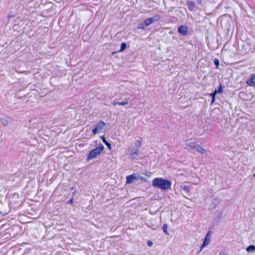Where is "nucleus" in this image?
<instances>
[{"instance_id":"4be33fe9","label":"nucleus","mask_w":255,"mask_h":255,"mask_svg":"<svg viewBox=\"0 0 255 255\" xmlns=\"http://www.w3.org/2000/svg\"><path fill=\"white\" fill-rule=\"evenodd\" d=\"M128 104V101H125V102H119L118 103V105H121V106H125V105H127Z\"/></svg>"},{"instance_id":"20e7f679","label":"nucleus","mask_w":255,"mask_h":255,"mask_svg":"<svg viewBox=\"0 0 255 255\" xmlns=\"http://www.w3.org/2000/svg\"><path fill=\"white\" fill-rule=\"evenodd\" d=\"M210 234H211L210 232H208V233L207 234L206 236L204 239V242L201 247V250L204 247L207 246L209 244V243L210 242V240H211Z\"/></svg>"},{"instance_id":"9d476101","label":"nucleus","mask_w":255,"mask_h":255,"mask_svg":"<svg viewBox=\"0 0 255 255\" xmlns=\"http://www.w3.org/2000/svg\"><path fill=\"white\" fill-rule=\"evenodd\" d=\"M106 125V124L103 121H100L96 125V128L100 132L103 127Z\"/></svg>"},{"instance_id":"423d86ee","label":"nucleus","mask_w":255,"mask_h":255,"mask_svg":"<svg viewBox=\"0 0 255 255\" xmlns=\"http://www.w3.org/2000/svg\"><path fill=\"white\" fill-rule=\"evenodd\" d=\"M197 143L193 141H187L185 144V149L187 150L194 149Z\"/></svg>"},{"instance_id":"4468645a","label":"nucleus","mask_w":255,"mask_h":255,"mask_svg":"<svg viewBox=\"0 0 255 255\" xmlns=\"http://www.w3.org/2000/svg\"><path fill=\"white\" fill-rule=\"evenodd\" d=\"M102 140H103V142L107 145L108 148L109 149H111V144L106 140V139H105L104 136H102Z\"/></svg>"},{"instance_id":"1a4fd4ad","label":"nucleus","mask_w":255,"mask_h":255,"mask_svg":"<svg viewBox=\"0 0 255 255\" xmlns=\"http://www.w3.org/2000/svg\"><path fill=\"white\" fill-rule=\"evenodd\" d=\"M195 147L194 148V149H195L197 152L201 154H204L206 151L205 149L203 147H202L197 143L196 144Z\"/></svg>"},{"instance_id":"0eeeda50","label":"nucleus","mask_w":255,"mask_h":255,"mask_svg":"<svg viewBox=\"0 0 255 255\" xmlns=\"http://www.w3.org/2000/svg\"><path fill=\"white\" fill-rule=\"evenodd\" d=\"M246 83L249 86H255V74L251 75V77L247 80Z\"/></svg>"},{"instance_id":"f03ea898","label":"nucleus","mask_w":255,"mask_h":255,"mask_svg":"<svg viewBox=\"0 0 255 255\" xmlns=\"http://www.w3.org/2000/svg\"><path fill=\"white\" fill-rule=\"evenodd\" d=\"M104 148V147L103 145L101 143L100 144L98 147L90 151V153L87 157V160L88 161L91 159L95 158L98 155L100 154Z\"/></svg>"},{"instance_id":"b1692460","label":"nucleus","mask_w":255,"mask_h":255,"mask_svg":"<svg viewBox=\"0 0 255 255\" xmlns=\"http://www.w3.org/2000/svg\"><path fill=\"white\" fill-rule=\"evenodd\" d=\"M92 132L94 134H96L99 132V131L95 128L92 130Z\"/></svg>"},{"instance_id":"dca6fc26","label":"nucleus","mask_w":255,"mask_h":255,"mask_svg":"<svg viewBox=\"0 0 255 255\" xmlns=\"http://www.w3.org/2000/svg\"><path fill=\"white\" fill-rule=\"evenodd\" d=\"M145 27H147L146 25H145L144 21L141 22L139 24L138 26H137V29H143L145 28Z\"/></svg>"},{"instance_id":"a878e982","label":"nucleus","mask_w":255,"mask_h":255,"mask_svg":"<svg viewBox=\"0 0 255 255\" xmlns=\"http://www.w3.org/2000/svg\"><path fill=\"white\" fill-rule=\"evenodd\" d=\"M118 103L119 102H116V101H114L113 102V105L115 106L116 105H118Z\"/></svg>"},{"instance_id":"a211bd4d","label":"nucleus","mask_w":255,"mask_h":255,"mask_svg":"<svg viewBox=\"0 0 255 255\" xmlns=\"http://www.w3.org/2000/svg\"><path fill=\"white\" fill-rule=\"evenodd\" d=\"M0 122L3 126H6L8 124V121L4 119H1Z\"/></svg>"},{"instance_id":"6ab92c4d","label":"nucleus","mask_w":255,"mask_h":255,"mask_svg":"<svg viewBox=\"0 0 255 255\" xmlns=\"http://www.w3.org/2000/svg\"><path fill=\"white\" fill-rule=\"evenodd\" d=\"M127 47V44L125 42H123L121 45V49L120 51H122L124 50Z\"/></svg>"},{"instance_id":"c85d7f7f","label":"nucleus","mask_w":255,"mask_h":255,"mask_svg":"<svg viewBox=\"0 0 255 255\" xmlns=\"http://www.w3.org/2000/svg\"><path fill=\"white\" fill-rule=\"evenodd\" d=\"M137 142L138 143V146L139 147L140 146V144H141V141L138 140V141H137Z\"/></svg>"},{"instance_id":"2eb2a0df","label":"nucleus","mask_w":255,"mask_h":255,"mask_svg":"<svg viewBox=\"0 0 255 255\" xmlns=\"http://www.w3.org/2000/svg\"><path fill=\"white\" fill-rule=\"evenodd\" d=\"M130 155L132 158H135L138 155L137 150H131L130 153Z\"/></svg>"},{"instance_id":"5701e85b","label":"nucleus","mask_w":255,"mask_h":255,"mask_svg":"<svg viewBox=\"0 0 255 255\" xmlns=\"http://www.w3.org/2000/svg\"><path fill=\"white\" fill-rule=\"evenodd\" d=\"M210 95L212 97V102H211L213 103L214 102L215 100V96H216V95H214V92H213V93H211L210 94Z\"/></svg>"},{"instance_id":"aec40b11","label":"nucleus","mask_w":255,"mask_h":255,"mask_svg":"<svg viewBox=\"0 0 255 255\" xmlns=\"http://www.w3.org/2000/svg\"><path fill=\"white\" fill-rule=\"evenodd\" d=\"M182 188L183 191H185L186 192H189L190 191V188L186 185L183 186Z\"/></svg>"},{"instance_id":"f257e3e1","label":"nucleus","mask_w":255,"mask_h":255,"mask_svg":"<svg viewBox=\"0 0 255 255\" xmlns=\"http://www.w3.org/2000/svg\"><path fill=\"white\" fill-rule=\"evenodd\" d=\"M152 186L165 191L170 189L171 182L161 178H156L152 181Z\"/></svg>"},{"instance_id":"f8f14e48","label":"nucleus","mask_w":255,"mask_h":255,"mask_svg":"<svg viewBox=\"0 0 255 255\" xmlns=\"http://www.w3.org/2000/svg\"><path fill=\"white\" fill-rule=\"evenodd\" d=\"M223 93V86L221 84L218 89H215V91L214 92V95H216L217 94H222Z\"/></svg>"},{"instance_id":"39448f33","label":"nucleus","mask_w":255,"mask_h":255,"mask_svg":"<svg viewBox=\"0 0 255 255\" xmlns=\"http://www.w3.org/2000/svg\"><path fill=\"white\" fill-rule=\"evenodd\" d=\"M178 31L182 35L185 36L188 33V29L186 26L182 25L178 27Z\"/></svg>"},{"instance_id":"393cba45","label":"nucleus","mask_w":255,"mask_h":255,"mask_svg":"<svg viewBox=\"0 0 255 255\" xmlns=\"http://www.w3.org/2000/svg\"><path fill=\"white\" fill-rule=\"evenodd\" d=\"M136 177H138V179H140L141 180H145V178H144L143 177H141V176H136Z\"/></svg>"},{"instance_id":"c756f323","label":"nucleus","mask_w":255,"mask_h":255,"mask_svg":"<svg viewBox=\"0 0 255 255\" xmlns=\"http://www.w3.org/2000/svg\"><path fill=\"white\" fill-rule=\"evenodd\" d=\"M253 176L255 177V173L253 175Z\"/></svg>"},{"instance_id":"ddd939ff","label":"nucleus","mask_w":255,"mask_h":255,"mask_svg":"<svg viewBox=\"0 0 255 255\" xmlns=\"http://www.w3.org/2000/svg\"><path fill=\"white\" fill-rule=\"evenodd\" d=\"M246 251L248 252H255V246L250 245L246 248Z\"/></svg>"},{"instance_id":"cd10ccee","label":"nucleus","mask_w":255,"mask_h":255,"mask_svg":"<svg viewBox=\"0 0 255 255\" xmlns=\"http://www.w3.org/2000/svg\"><path fill=\"white\" fill-rule=\"evenodd\" d=\"M68 203H69V204H72V203H73V199H70V200L68 201Z\"/></svg>"},{"instance_id":"7ed1b4c3","label":"nucleus","mask_w":255,"mask_h":255,"mask_svg":"<svg viewBox=\"0 0 255 255\" xmlns=\"http://www.w3.org/2000/svg\"><path fill=\"white\" fill-rule=\"evenodd\" d=\"M160 18V16L159 15H155L153 17L148 18L145 19L144 21L145 22V25L146 26H149V25L152 24L154 22L158 21Z\"/></svg>"},{"instance_id":"f3484780","label":"nucleus","mask_w":255,"mask_h":255,"mask_svg":"<svg viewBox=\"0 0 255 255\" xmlns=\"http://www.w3.org/2000/svg\"><path fill=\"white\" fill-rule=\"evenodd\" d=\"M162 230L166 235H168V232L167 231V225L164 224L162 226Z\"/></svg>"},{"instance_id":"9b49d317","label":"nucleus","mask_w":255,"mask_h":255,"mask_svg":"<svg viewBox=\"0 0 255 255\" xmlns=\"http://www.w3.org/2000/svg\"><path fill=\"white\" fill-rule=\"evenodd\" d=\"M187 5L189 10L192 11L195 6V3L194 1L188 0L187 1Z\"/></svg>"},{"instance_id":"6e6552de","label":"nucleus","mask_w":255,"mask_h":255,"mask_svg":"<svg viewBox=\"0 0 255 255\" xmlns=\"http://www.w3.org/2000/svg\"><path fill=\"white\" fill-rule=\"evenodd\" d=\"M138 178L134 174H132L127 176L126 177V183L130 184L134 181V180H138Z\"/></svg>"},{"instance_id":"412c9836","label":"nucleus","mask_w":255,"mask_h":255,"mask_svg":"<svg viewBox=\"0 0 255 255\" xmlns=\"http://www.w3.org/2000/svg\"><path fill=\"white\" fill-rule=\"evenodd\" d=\"M214 63L216 66V68H218L219 66V61L217 59H215L214 60Z\"/></svg>"},{"instance_id":"bb28decb","label":"nucleus","mask_w":255,"mask_h":255,"mask_svg":"<svg viewBox=\"0 0 255 255\" xmlns=\"http://www.w3.org/2000/svg\"><path fill=\"white\" fill-rule=\"evenodd\" d=\"M147 245L149 246H151L152 245V243L151 241H148L147 242Z\"/></svg>"}]
</instances>
